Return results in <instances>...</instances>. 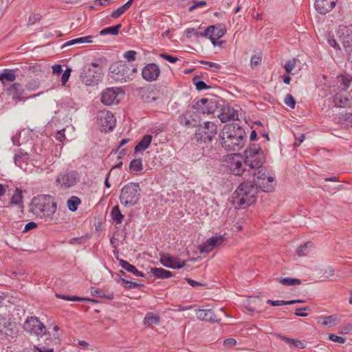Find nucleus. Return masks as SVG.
I'll return each mask as SVG.
<instances>
[{
    "mask_svg": "<svg viewBox=\"0 0 352 352\" xmlns=\"http://www.w3.org/2000/svg\"><path fill=\"white\" fill-rule=\"evenodd\" d=\"M245 132L238 124L232 123L223 126L219 134L221 146L228 151H240L245 142Z\"/></svg>",
    "mask_w": 352,
    "mask_h": 352,
    "instance_id": "f257e3e1",
    "label": "nucleus"
},
{
    "mask_svg": "<svg viewBox=\"0 0 352 352\" xmlns=\"http://www.w3.org/2000/svg\"><path fill=\"white\" fill-rule=\"evenodd\" d=\"M256 187L252 182H243L234 192L232 203L235 208H246L256 201Z\"/></svg>",
    "mask_w": 352,
    "mask_h": 352,
    "instance_id": "f03ea898",
    "label": "nucleus"
},
{
    "mask_svg": "<svg viewBox=\"0 0 352 352\" xmlns=\"http://www.w3.org/2000/svg\"><path fill=\"white\" fill-rule=\"evenodd\" d=\"M109 72L111 78L116 81L126 82L135 78L138 72V67L135 65L119 60L111 65Z\"/></svg>",
    "mask_w": 352,
    "mask_h": 352,
    "instance_id": "7ed1b4c3",
    "label": "nucleus"
},
{
    "mask_svg": "<svg viewBox=\"0 0 352 352\" xmlns=\"http://www.w3.org/2000/svg\"><path fill=\"white\" fill-rule=\"evenodd\" d=\"M56 210V204L50 195H38L32 201V212L40 218L52 216Z\"/></svg>",
    "mask_w": 352,
    "mask_h": 352,
    "instance_id": "20e7f679",
    "label": "nucleus"
},
{
    "mask_svg": "<svg viewBox=\"0 0 352 352\" xmlns=\"http://www.w3.org/2000/svg\"><path fill=\"white\" fill-rule=\"evenodd\" d=\"M141 188L137 182H129L122 188L119 197L120 203L125 207L135 206L141 198Z\"/></svg>",
    "mask_w": 352,
    "mask_h": 352,
    "instance_id": "39448f33",
    "label": "nucleus"
},
{
    "mask_svg": "<svg viewBox=\"0 0 352 352\" xmlns=\"http://www.w3.org/2000/svg\"><path fill=\"white\" fill-rule=\"evenodd\" d=\"M265 162L264 151L257 144H251L244 151V165L250 168H261Z\"/></svg>",
    "mask_w": 352,
    "mask_h": 352,
    "instance_id": "423d86ee",
    "label": "nucleus"
},
{
    "mask_svg": "<svg viewBox=\"0 0 352 352\" xmlns=\"http://www.w3.org/2000/svg\"><path fill=\"white\" fill-rule=\"evenodd\" d=\"M197 127L192 140L197 144L210 142L217 132V126L212 122H206L203 126L199 124Z\"/></svg>",
    "mask_w": 352,
    "mask_h": 352,
    "instance_id": "0eeeda50",
    "label": "nucleus"
},
{
    "mask_svg": "<svg viewBox=\"0 0 352 352\" xmlns=\"http://www.w3.org/2000/svg\"><path fill=\"white\" fill-rule=\"evenodd\" d=\"M223 100L218 97L210 98H201L194 103V107L203 114L213 113L217 109L222 106Z\"/></svg>",
    "mask_w": 352,
    "mask_h": 352,
    "instance_id": "6e6552de",
    "label": "nucleus"
},
{
    "mask_svg": "<svg viewBox=\"0 0 352 352\" xmlns=\"http://www.w3.org/2000/svg\"><path fill=\"white\" fill-rule=\"evenodd\" d=\"M178 122L180 125L187 128L197 127L199 125L201 116L199 112L194 107V104L179 116Z\"/></svg>",
    "mask_w": 352,
    "mask_h": 352,
    "instance_id": "1a4fd4ad",
    "label": "nucleus"
},
{
    "mask_svg": "<svg viewBox=\"0 0 352 352\" xmlns=\"http://www.w3.org/2000/svg\"><path fill=\"white\" fill-rule=\"evenodd\" d=\"M23 328L27 333L38 337L47 334L45 325L36 316L28 317L23 324Z\"/></svg>",
    "mask_w": 352,
    "mask_h": 352,
    "instance_id": "9d476101",
    "label": "nucleus"
},
{
    "mask_svg": "<svg viewBox=\"0 0 352 352\" xmlns=\"http://www.w3.org/2000/svg\"><path fill=\"white\" fill-rule=\"evenodd\" d=\"M80 181V176L75 170L60 173L56 179V185L63 189H68Z\"/></svg>",
    "mask_w": 352,
    "mask_h": 352,
    "instance_id": "9b49d317",
    "label": "nucleus"
},
{
    "mask_svg": "<svg viewBox=\"0 0 352 352\" xmlns=\"http://www.w3.org/2000/svg\"><path fill=\"white\" fill-rule=\"evenodd\" d=\"M101 69L95 70L89 66H86L80 73V79L86 85H97L101 80Z\"/></svg>",
    "mask_w": 352,
    "mask_h": 352,
    "instance_id": "f8f14e48",
    "label": "nucleus"
},
{
    "mask_svg": "<svg viewBox=\"0 0 352 352\" xmlns=\"http://www.w3.org/2000/svg\"><path fill=\"white\" fill-rule=\"evenodd\" d=\"M97 120L101 126V131H112L116 126V120L113 114L109 111H101L98 113Z\"/></svg>",
    "mask_w": 352,
    "mask_h": 352,
    "instance_id": "ddd939ff",
    "label": "nucleus"
},
{
    "mask_svg": "<svg viewBox=\"0 0 352 352\" xmlns=\"http://www.w3.org/2000/svg\"><path fill=\"white\" fill-rule=\"evenodd\" d=\"M337 35L346 51L352 47V25H340Z\"/></svg>",
    "mask_w": 352,
    "mask_h": 352,
    "instance_id": "4468645a",
    "label": "nucleus"
},
{
    "mask_svg": "<svg viewBox=\"0 0 352 352\" xmlns=\"http://www.w3.org/2000/svg\"><path fill=\"white\" fill-rule=\"evenodd\" d=\"M18 332L16 324L10 318L0 316V333L6 336L14 337Z\"/></svg>",
    "mask_w": 352,
    "mask_h": 352,
    "instance_id": "2eb2a0df",
    "label": "nucleus"
},
{
    "mask_svg": "<svg viewBox=\"0 0 352 352\" xmlns=\"http://www.w3.org/2000/svg\"><path fill=\"white\" fill-rule=\"evenodd\" d=\"M160 74V67L155 63H148L146 65L142 71V78L148 82H152L157 80Z\"/></svg>",
    "mask_w": 352,
    "mask_h": 352,
    "instance_id": "dca6fc26",
    "label": "nucleus"
},
{
    "mask_svg": "<svg viewBox=\"0 0 352 352\" xmlns=\"http://www.w3.org/2000/svg\"><path fill=\"white\" fill-rule=\"evenodd\" d=\"M160 263L166 267L170 269H181L186 265V261L177 256L163 254L160 256Z\"/></svg>",
    "mask_w": 352,
    "mask_h": 352,
    "instance_id": "f3484780",
    "label": "nucleus"
},
{
    "mask_svg": "<svg viewBox=\"0 0 352 352\" xmlns=\"http://www.w3.org/2000/svg\"><path fill=\"white\" fill-rule=\"evenodd\" d=\"M118 88L111 87L106 89L101 96V102L105 105H111L118 104L120 101L118 98Z\"/></svg>",
    "mask_w": 352,
    "mask_h": 352,
    "instance_id": "a211bd4d",
    "label": "nucleus"
},
{
    "mask_svg": "<svg viewBox=\"0 0 352 352\" xmlns=\"http://www.w3.org/2000/svg\"><path fill=\"white\" fill-rule=\"evenodd\" d=\"M222 103V106L220 107L221 112L218 115L219 118L222 122H226L230 120H235L238 119V112L234 108L230 106L224 104Z\"/></svg>",
    "mask_w": 352,
    "mask_h": 352,
    "instance_id": "6ab92c4d",
    "label": "nucleus"
},
{
    "mask_svg": "<svg viewBox=\"0 0 352 352\" xmlns=\"http://www.w3.org/2000/svg\"><path fill=\"white\" fill-rule=\"evenodd\" d=\"M227 162L228 163V167L233 175H241L245 170L238 155L229 157Z\"/></svg>",
    "mask_w": 352,
    "mask_h": 352,
    "instance_id": "aec40b11",
    "label": "nucleus"
},
{
    "mask_svg": "<svg viewBox=\"0 0 352 352\" xmlns=\"http://www.w3.org/2000/svg\"><path fill=\"white\" fill-rule=\"evenodd\" d=\"M8 95L12 97L14 102L25 101L26 98L23 96L24 89L20 83H13L6 89Z\"/></svg>",
    "mask_w": 352,
    "mask_h": 352,
    "instance_id": "412c9836",
    "label": "nucleus"
},
{
    "mask_svg": "<svg viewBox=\"0 0 352 352\" xmlns=\"http://www.w3.org/2000/svg\"><path fill=\"white\" fill-rule=\"evenodd\" d=\"M223 241L222 236H212L206 240V242L199 245V250L201 253L210 252L217 245L221 244Z\"/></svg>",
    "mask_w": 352,
    "mask_h": 352,
    "instance_id": "4be33fe9",
    "label": "nucleus"
},
{
    "mask_svg": "<svg viewBox=\"0 0 352 352\" xmlns=\"http://www.w3.org/2000/svg\"><path fill=\"white\" fill-rule=\"evenodd\" d=\"M336 6V0H316L314 6L321 14L329 12Z\"/></svg>",
    "mask_w": 352,
    "mask_h": 352,
    "instance_id": "5701e85b",
    "label": "nucleus"
},
{
    "mask_svg": "<svg viewBox=\"0 0 352 352\" xmlns=\"http://www.w3.org/2000/svg\"><path fill=\"white\" fill-rule=\"evenodd\" d=\"M226 32V30L224 27L221 25L218 26L210 25L208 27L202 34H200V36L206 37L208 36H214L216 38H220L223 37Z\"/></svg>",
    "mask_w": 352,
    "mask_h": 352,
    "instance_id": "b1692460",
    "label": "nucleus"
},
{
    "mask_svg": "<svg viewBox=\"0 0 352 352\" xmlns=\"http://www.w3.org/2000/svg\"><path fill=\"white\" fill-rule=\"evenodd\" d=\"M196 316L198 319L210 322H218L219 320L212 309H196Z\"/></svg>",
    "mask_w": 352,
    "mask_h": 352,
    "instance_id": "393cba45",
    "label": "nucleus"
},
{
    "mask_svg": "<svg viewBox=\"0 0 352 352\" xmlns=\"http://www.w3.org/2000/svg\"><path fill=\"white\" fill-rule=\"evenodd\" d=\"M23 191L21 189L16 188L13 195L10 198V201L9 204L10 206H16L21 210V212L23 211L24 205H23Z\"/></svg>",
    "mask_w": 352,
    "mask_h": 352,
    "instance_id": "a878e982",
    "label": "nucleus"
},
{
    "mask_svg": "<svg viewBox=\"0 0 352 352\" xmlns=\"http://www.w3.org/2000/svg\"><path fill=\"white\" fill-rule=\"evenodd\" d=\"M274 177L270 176L263 180H256L254 186L259 187L264 192H270L274 189Z\"/></svg>",
    "mask_w": 352,
    "mask_h": 352,
    "instance_id": "bb28decb",
    "label": "nucleus"
},
{
    "mask_svg": "<svg viewBox=\"0 0 352 352\" xmlns=\"http://www.w3.org/2000/svg\"><path fill=\"white\" fill-rule=\"evenodd\" d=\"M333 102L336 107L341 108H346L352 106V100L341 94H336L334 96Z\"/></svg>",
    "mask_w": 352,
    "mask_h": 352,
    "instance_id": "cd10ccee",
    "label": "nucleus"
},
{
    "mask_svg": "<svg viewBox=\"0 0 352 352\" xmlns=\"http://www.w3.org/2000/svg\"><path fill=\"white\" fill-rule=\"evenodd\" d=\"M16 76L14 69H4L0 74V81L2 84L6 85L14 82L16 79Z\"/></svg>",
    "mask_w": 352,
    "mask_h": 352,
    "instance_id": "c85d7f7f",
    "label": "nucleus"
},
{
    "mask_svg": "<svg viewBox=\"0 0 352 352\" xmlns=\"http://www.w3.org/2000/svg\"><path fill=\"white\" fill-rule=\"evenodd\" d=\"M153 137L151 135L147 134L144 135L139 143L135 146V153H138L142 151H144L150 146Z\"/></svg>",
    "mask_w": 352,
    "mask_h": 352,
    "instance_id": "c756f323",
    "label": "nucleus"
},
{
    "mask_svg": "<svg viewBox=\"0 0 352 352\" xmlns=\"http://www.w3.org/2000/svg\"><path fill=\"white\" fill-rule=\"evenodd\" d=\"M120 265L126 271L140 277H144V274L142 272H140L134 265L130 264L126 261L123 259L119 260Z\"/></svg>",
    "mask_w": 352,
    "mask_h": 352,
    "instance_id": "7c9ffc66",
    "label": "nucleus"
},
{
    "mask_svg": "<svg viewBox=\"0 0 352 352\" xmlns=\"http://www.w3.org/2000/svg\"><path fill=\"white\" fill-rule=\"evenodd\" d=\"M129 170L131 173L139 175L142 173L143 164L142 160L140 158L133 159L131 161L129 164Z\"/></svg>",
    "mask_w": 352,
    "mask_h": 352,
    "instance_id": "2f4dec72",
    "label": "nucleus"
},
{
    "mask_svg": "<svg viewBox=\"0 0 352 352\" xmlns=\"http://www.w3.org/2000/svg\"><path fill=\"white\" fill-rule=\"evenodd\" d=\"M151 273L157 278H168L173 276L171 272L158 267H152Z\"/></svg>",
    "mask_w": 352,
    "mask_h": 352,
    "instance_id": "473e14b6",
    "label": "nucleus"
},
{
    "mask_svg": "<svg viewBox=\"0 0 352 352\" xmlns=\"http://www.w3.org/2000/svg\"><path fill=\"white\" fill-rule=\"evenodd\" d=\"M56 296L60 299L70 300V301H80V302H88L91 301L93 302H97L96 300L91 299L89 298H82L78 297L76 296H69V295H63V294H56Z\"/></svg>",
    "mask_w": 352,
    "mask_h": 352,
    "instance_id": "72a5a7b5",
    "label": "nucleus"
},
{
    "mask_svg": "<svg viewBox=\"0 0 352 352\" xmlns=\"http://www.w3.org/2000/svg\"><path fill=\"white\" fill-rule=\"evenodd\" d=\"M111 217L116 224H120L124 219V215L121 213L118 206H115L111 211Z\"/></svg>",
    "mask_w": 352,
    "mask_h": 352,
    "instance_id": "f704fd0d",
    "label": "nucleus"
},
{
    "mask_svg": "<svg viewBox=\"0 0 352 352\" xmlns=\"http://www.w3.org/2000/svg\"><path fill=\"white\" fill-rule=\"evenodd\" d=\"M91 294L93 296L107 298L109 300H111L114 298V295L113 293L105 294V292L103 290L99 288L92 287L91 289Z\"/></svg>",
    "mask_w": 352,
    "mask_h": 352,
    "instance_id": "c9c22d12",
    "label": "nucleus"
},
{
    "mask_svg": "<svg viewBox=\"0 0 352 352\" xmlns=\"http://www.w3.org/2000/svg\"><path fill=\"white\" fill-rule=\"evenodd\" d=\"M351 84L350 80L344 75H340L337 77V85L341 91L346 90Z\"/></svg>",
    "mask_w": 352,
    "mask_h": 352,
    "instance_id": "e433bc0d",
    "label": "nucleus"
},
{
    "mask_svg": "<svg viewBox=\"0 0 352 352\" xmlns=\"http://www.w3.org/2000/svg\"><path fill=\"white\" fill-rule=\"evenodd\" d=\"M256 168L257 170L254 173L253 177L254 185L256 184V180H263V179H266L270 176L267 175V170L263 166L261 168Z\"/></svg>",
    "mask_w": 352,
    "mask_h": 352,
    "instance_id": "4c0bfd02",
    "label": "nucleus"
},
{
    "mask_svg": "<svg viewBox=\"0 0 352 352\" xmlns=\"http://www.w3.org/2000/svg\"><path fill=\"white\" fill-rule=\"evenodd\" d=\"M80 203L81 200L79 197L76 196H72L67 200V206L70 211L75 212Z\"/></svg>",
    "mask_w": 352,
    "mask_h": 352,
    "instance_id": "58836bf2",
    "label": "nucleus"
},
{
    "mask_svg": "<svg viewBox=\"0 0 352 352\" xmlns=\"http://www.w3.org/2000/svg\"><path fill=\"white\" fill-rule=\"evenodd\" d=\"M312 248L313 243L311 241L307 242L297 248L296 253L299 256H305L309 253Z\"/></svg>",
    "mask_w": 352,
    "mask_h": 352,
    "instance_id": "ea45409f",
    "label": "nucleus"
},
{
    "mask_svg": "<svg viewBox=\"0 0 352 352\" xmlns=\"http://www.w3.org/2000/svg\"><path fill=\"white\" fill-rule=\"evenodd\" d=\"M121 27H122L121 24H118L114 26H111V27L104 28L102 30H100V34L102 35V36L107 35V34L117 35V34H118Z\"/></svg>",
    "mask_w": 352,
    "mask_h": 352,
    "instance_id": "a19ab883",
    "label": "nucleus"
},
{
    "mask_svg": "<svg viewBox=\"0 0 352 352\" xmlns=\"http://www.w3.org/2000/svg\"><path fill=\"white\" fill-rule=\"evenodd\" d=\"M92 36H87L74 38L66 43L65 45L70 46L75 44L90 43H92Z\"/></svg>",
    "mask_w": 352,
    "mask_h": 352,
    "instance_id": "79ce46f5",
    "label": "nucleus"
},
{
    "mask_svg": "<svg viewBox=\"0 0 352 352\" xmlns=\"http://www.w3.org/2000/svg\"><path fill=\"white\" fill-rule=\"evenodd\" d=\"M144 322L148 326L157 324L160 322V316L153 313H148L144 317Z\"/></svg>",
    "mask_w": 352,
    "mask_h": 352,
    "instance_id": "37998d69",
    "label": "nucleus"
},
{
    "mask_svg": "<svg viewBox=\"0 0 352 352\" xmlns=\"http://www.w3.org/2000/svg\"><path fill=\"white\" fill-rule=\"evenodd\" d=\"M278 283L285 286H292L300 285L301 280L296 278L285 277L280 278Z\"/></svg>",
    "mask_w": 352,
    "mask_h": 352,
    "instance_id": "c03bdc74",
    "label": "nucleus"
},
{
    "mask_svg": "<svg viewBox=\"0 0 352 352\" xmlns=\"http://www.w3.org/2000/svg\"><path fill=\"white\" fill-rule=\"evenodd\" d=\"M200 63L204 65L206 69H211L213 72H217L220 69L221 65L218 63L206 61V60H201Z\"/></svg>",
    "mask_w": 352,
    "mask_h": 352,
    "instance_id": "a18cd8bd",
    "label": "nucleus"
},
{
    "mask_svg": "<svg viewBox=\"0 0 352 352\" xmlns=\"http://www.w3.org/2000/svg\"><path fill=\"white\" fill-rule=\"evenodd\" d=\"M128 10L127 7L124 4L111 12V16L117 19Z\"/></svg>",
    "mask_w": 352,
    "mask_h": 352,
    "instance_id": "49530a36",
    "label": "nucleus"
},
{
    "mask_svg": "<svg viewBox=\"0 0 352 352\" xmlns=\"http://www.w3.org/2000/svg\"><path fill=\"white\" fill-rule=\"evenodd\" d=\"M284 102L287 106L289 107L290 108H292V109L295 108L296 101H295L294 97L291 94H288L286 95V96L284 99Z\"/></svg>",
    "mask_w": 352,
    "mask_h": 352,
    "instance_id": "de8ad7c7",
    "label": "nucleus"
},
{
    "mask_svg": "<svg viewBox=\"0 0 352 352\" xmlns=\"http://www.w3.org/2000/svg\"><path fill=\"white\" fill-rule=\"evenodd\" d=\"M137 52L134 50H129L124 52L123 56L126 58L129 62L135 61L136 59Z\"/></svg>",
    "mask_w": 352,
    "mask_h": 352,
    "instance_id": "09e8293b",
    "label": "nucleus"
},
{
    "mask_svg": "<svg viewBox=\"0 0 352 352\" xmlns=\"http://www.w3.org/2000/svg\"><path fill=\"white\" fill-rule=\"evenodd\" d=\"M121 280L124 283V288H126L127 289H131L132 288H135V287H138L140 286V284H139L136 282L127 280H125L124 278H121Z\"/></svg>",
    "mask_w": 352,
    "mask_h": 352,
    "instance_id": "8fccbe9b",
    "label": "nucleus"
},
{
    "mask_svg": "<svg viewBox=\"0 0 352 352\" xmlns=\"http://www.w3.org/2000/svg\"><path fill=\"white\" fill-rule=\"evenodd\" d=\"M24 157L25 160L28 159V154L27 153H21V154H15L14 157V163L16 166L22 168V166L20 164V160Z\"/></svg>",
    "mask_w": 352,
    "mask_h": 352,
    "instance_id": "3c124183",
    "label": "nucleus"
},
{
    "mask_svg": "<svg viewBox=\"0 0 352 352\" xmlns=\"http://www.w3.org/2000/svg\"><path fill=\"white\" fill-rule=\"evenodd\" d=\"M336 317L334 316H329L323 318L322 324L325 326H333L335 324Z\"/></svg>",
    "mask_w": 352,
    "mask_h": 352,
    "instance_id": "603ef678",
    "label": "nucleus"
},
{
    "mask_svg": "<svg viewBox=\"0 0 352 352\" xmlns=\"http://www.w3.org/2000/svg\"><path fill=\"white\" fill-rule=\"evenodd\" d=\"M72 69L70 67H67V69L64 71L63 74L61 76V82L63 85L66 84L68 81V79L71 75Z\"/></svg>",
    "mask_w": 352,
    "mask_h": 352,
    "instance_id": "864d4df0",
    "label": "nucleus"
},
{
    "mask_svg": "<svg viewBox=\"0 0 352 352\" xmlns=\"http://www.w3.org/2000/svg\"><path fill=\"white\" fill-rule=\"evenodd\" d=\"M295 66H296L295 60L294 59L289 60L286 62V63L284 66V68L285 69L287 74H290L291 72L292 71V69L295 67Z\"/></svg>",
    "mask_w": 352,
    "mask_h": 352,
    "instance_id": "5fc2aeb1",
    "label": "nucleus"
},
{
    "mask_svg": "<svg viewBox=\"0 0 352 352\" xmlns=\"http://www.w3.org/2000/svg\"><path fill=\"white\" fill-rule=\"evenodd\" d=\"M41 19V16L39 14H33L29 16L28 25H32L39 21Z\"/></svg>",
    "mask_w": 352,
    "mask_h": 352,
    "instance_id": "6e6d98bb",
    "label": "nucleus"
},
{
    "mask_svg": "<svg viewBox=\"0 0 352 352\" xmlns=\"http://www.w3.org/2000/svg\"><path fill=\"white\" fill-rule=\"evenodd\" d=\"M186 280L192 287H205V286H206V283L196 281V280H192V279H191L190 278H186Z\"/></svg>",
    "mask_w": 352,
    "mask_h": 352,
    "instance_id": "4d7b16f0",
    "label": "nucleus"
},
{
    "mask_svg": "<svg viewBox=\"0 0 352 352\" xmlns=\"http://www.w3.org/2000/svg\"><path fill=\"white\" fill-rule=\"evenodd\" d=\"M159 56L164 58L167 61L172 63L177 62V60H178V58L176 56H171V55H169L167 54H164V53L160 54Z\"/></svg>",
    "mask_w": 352,
    "mask_h": 352,
    "instance_id": "13d9d810",
    "label": "nucleus"
},
{
    "mask_svg": "<svg viewBox=\"0 0 352 352\" xmlns=\"http://www.w3.org/2000/svg\"><path fill=\"white\" fill-rule=\"evenodd\" d=\"M329 339L330 340L333 341V342H338V343H342V344L345 342V338H344L336 336V335L333 334V333H330L329 335Z\"/></svg>",
    "mask_w": 352,
    "mask_h": 352,
    "instance_id": "bf43d9fd",
    "label": "nucleus"
},
{
    "mask_svg": "<svg viewBox=\"0 0 352 352\" xmlns=\"http://www.w3.org/2000/svg\"><path fill=\"white\" fill-rule=\"evenodd\" d=\"M311 309L309 307H302V308H298L296 309V312H295V314L298 316H301V317H305L307 316V314L305 313V311H310Z\"/></svg>",
    "mask_w": 352,
    "mask_h": 352,
    "instance_id": "052dcab7",
    "label": "nucleus"
},
{
    "mask_svg": "<svg viewBox=\"0 0 352 352\" xmlns=\"http://www.w3.org/2000/svg\"><path fill=\"white\" fill-rule=\"evenodd\" d=\"M194 83H195V85L196 86L197 89L199 90V91L207 89H209L210 87V86H208L205 83V82H204L202 80H198L197 82L194 81Z\"/></svg>",
    "mask_w": 352,
    "mask_h": 352,
    "instance_id": "680f3d73",
    "label": "nucleus"
},
{
    "mask_svg": "<svg viewBox=\"0 0 352 352\" xmlns=\"http://www.w3.org/2000/svg\"><path fill=\"white\" fill-rule=\"evenodd\" d=\"M261 60H262V58H261V55L258 54V55L253 56L251 58V63H250L252 67H256L258 65H260L261 63Z\"/></svg>",
    "mask_w": 352,
    "mask_h": 352,
    "instance_id": "e2e57ef3",
    "label": "nucleus"
},
{
    "mask_svg": "<svg viewBox=\"0 0 352 352\" xmlns=\"http://www.w3.org/2000/svg\"><path fill=\"white\" fill-rule=\"evenodd\" d=\"M203 32H199L197 30H195V28L192 29H187L186 30V35L187 38H190L192 35L200 36V34H202Z\"/></svg>",
    "mask_w": 352,
    "mask_h": 352,
    "instance_id": "0e129e2a",
    "label": "nucleus"
},
{
    "mask_svg": "<svg viewBox=\"0 0 352 352\" xmlns=\"http://www.w3.org/2000/svg\"><path fill=\"white\" fill-rule=\"evenodd\" d=\"M236 344V341L234 338H228L223 341V345L225 346L232 347L235 346Z\"/></svg>",
    "mask_w": 352,
    "mask_h": 352,
    "instance_id": "69168bd1",
    "label": "nucleus"
},
{
    "mask_svg": "<svg viewBox=\"0 0 352 352\" xmlns=\"http://www.w3.org/2000/svg\"><path fill=\"white\" fill-rule=\"evenodd\" d=\"M65 129H63L57 132V134L56 135V138L57 140L60 142H63L64 140H65Z\"/></svg>",
    "mask_w": 352,
    "mask_h": 352,
    "instance_id": "338daca9",
    "label": "nucleus"
},
{
    "mask_svg": "<svg viewBox=\"0 0 352 352\" xmlns=\"http://www.w3.org/2000/svg\"><path fill=\"white\" fill-rule=\"evenodd\" d=\"M52 72L54 74L60 75L63 72L62 65L59 64L53 65Z\"/></svg>",
    "mask_w": 352,
    "mask_h": 352,
    "instance_id": "774afa93",
    "label": "nucleus"
}]
</instances>
